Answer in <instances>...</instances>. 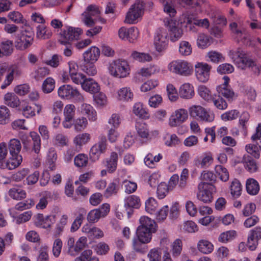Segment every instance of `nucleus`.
Returning <instances> with one entry per match:
<instances>
[{"label": "nucleus", "mask_w": 261, "mask_h": 261, "mask_svg": "<svg viewBox=\"0 0 261 261\" xmlns=\"http://www.w3.org/2000/svg\"><path fill=\"white\" fill-rule=\"evenodd\" d=\"M59 42L63 45L62 49L63 55L66 57H70L72 55L73 49L72 44L62 40H59Z\"/></svg>", "instance_id": "48"}, {"label": "nucleus", "mask_w": 261, "mask_h": 261, "mask_svg": "<svg viewBox=\"0 0 261 261\" xmlns=\"http://www.w3.org/2000/svg\"><path fill=\"white\" fill-rule=\"evenodd\" d=\"M215 170L222 181L225 182L229 179V173L225 168L219 165L216 166Z\"/></svg>", "instance_id": "49"}, {"label": "nucleus", "mask_w": 261, "mask_h": 261, "mask_svg": "<svg viewBox=\"0 0 261 261\" xmlns=\"http://www.w3.org/2000/svg\"><path fill=\"white\" fill-rule=\"evenodd\" d=\"M58 94L61 98L67 100L73 99L77 102L84 101V96L77 89L70 85H63L60 87L58 90Z\"/></svg>", "instance_id": "3"}, {"label": "nucleus", "mask_w": 261, "mask_h": 261, "mask_svg": "<svg viewBox=\"0 0 261 261\" xmlns=\"http://www.w3.org/2000/svg\"><path fill=\"white\" fill-rule=\"evenodd\" d=\"M8 16L11 20L16 23H24L22 15L18 11L11 12L8 14Z\"/></svg>", "instance_id": "62"}, {"label": "nucleus", "mask_w": 261, "mask_h": 261, "mask_svg": "<svg viewBox=\"0 0 261 261\" xmlns=\"http://www.w3.org/2000/svg\"><path fill=\"white\" fill-rule=\"evenodd\" d=\"M140 225L137 229L138 239L142 243H149L152 238V233L156 231L155 222L147 217H142L140 219Z\"/></svg>", "instance_id": "1"}, {"label": "nucleus", "mask_w": 261, "mask_h": 261, "mask_svg": "<svg viewBox=\"0 0 261 261\" xmlns=\"http://www.w3.org/2000/svg\"><path fill=\"white\" fill-rule=\"evenodd\" d=\"M251 139L253 142H255L258 146L249 144L245 147L246 150L255 158L258 159L260 156L259 148L261 149V123L258 124L256 128V133L252 136Z\"/></svg>", "instance_id": "8"}, {"label": "nucleus", "mask_w": 261, "mask_h": 261, "mask_svg": "<svg viewBox=\"0 0 261 261\" xmlns=\"http://www.w3.org/2000/svg\"><path fill=\"white\" fill-rule=\"evenodd\" d=\"M211 18L213 20L214 23L216 24H219L222 26H224L226 24V18L219 13L212 14Z\"/></svg>", "instance_id": "63"}, {"label": "nucleus", "mask_w": 261, "mask_h": 261, "mask_svg": "<svg viewBox=\"0 0 261 261\" xmlns=\"http://www.w3.org/2000/svg\"><path fill=\"white\" fill-rule=\"evenodd\" d=\"M34 41V33L33 32L25 30L20 37L16 41V48L23 50L29 47Z\"/></svg>", "instance_id": "11"}, {"label": "nucleus", "mask_w": 261, "mask_h": 261, "mask_svg": "<svg viewBox=\"0 0 261 261\" xmlns=\"http://www.w3.org/2000/svg\"><path fill=\"white\" fill-rule=\"evenodd\" d=\"M245 169L250 173H254L257 171L258 166L255 160L248 155H245L242 159Z\"/></svg>", "instance_id": "27"}, {"label": "nucleus", "mask_w": 261, "mask_h": 261, "mask_svg": "<svg viewBox=\"0 0 261 261\" xmlns=\"http://www.w3.org/2000/svg\"><path fill=\"white\" fill-rule=\"evenodd\" d=\"M118 155L117 152H112L110 158L106 159V167L108 171L110 173L114 172L117 167Z\"/></svg>", "instance_id": "29"}, {"label": "nucleus", "mask_w": 261, "mask_h": 261, "mask_svg": "<svg viewBox=\"0 0 261 261\" xmlns=\"http://www.w3.org/2000/svg\"><path fill=\"white\" fill-rule=\"evenodd\" d=\"M34 204V201L29 199L18 202L15 205V208L18 211H22L31 208Z\"/></svg>", "instance_id": "58"}, {"label": "nucleus", "mask_w": 261, "mask_h": 261, "mask_svg": "<svg viewBox=\"0 0 261 261\" xmlns=\"http://www.w3.org/2000/svg\"><path fill=\"white\" fill-rule=\"evenodd\" d=\"M179 94L180 96L182 98H192L194 95L193 87L189 83L184 84L180 87Z\"/></svg>", "instance_id": "26"}, {"label": "nucleus", "mask_w": 261, "mask_h": 261, "mask_svg": "<svg viewBox=\"0 0 261 261\" xmlns=\"http://www.w3.org/2000/svg\"><path fill=\"white\" fill-rule=\"evenodd\" d=\"M141 205V201L139 197L133 195L128 196L125 199V206L138 208Z\"/></svg>", "instance_id": "40"}, {"label": "nucleus", "mask_w": 261, "mask_h": 261, "mask_svg": "<svg viewBox=\"0 0 261 261\" xmlns=\"http://www.w3.org/2000/svg\"><path fill=\"white\" fill-rule=\"evenodd\" d=\"M159 3L163 6L164 11L170 17H174L176 11L172 0H159Z\"/></svg>", "instance_id": "31"}, {"label": "nucleus", "mask_w": 261, "mask_h": 261, "mask_svg": "<svg viewBox=\"0 0 261 261\" xmlns=\"http://www.w3.org/2000/svg\"><path fill=\"white\" fill-rule=\"evenodd\" d=\"M212 100L213 101L214 106L219 110H225L227 107L226 101L221 97V96L215 95Z\"/></svg>", "instance_id": "52"}, {"label": "nucleus", "mask_w": 261, "mask_h": 261, "mask_svg": "<svg viewBox=\"0 0 261 261\" xmlns=\"http://www.w3.org/2000/svg\"><path fill=\"white\" fill-rule=\"evenodd\" d=\"M100 53V49L98 47L94 46L90 47L83 54L84 62L86 63L93 64L98 59Z\"/></svg>", "instance_id": "17"}, {"label": "nucleus", "mask_w": 261, "mask_h": 261, "mask_svg": "<svg viewBox=\"0 0 261 261\" xmlns=\"http://www.w3.org/2000/svg\"><path fill=\"white\" fill-rule=\"evenodd\" d=\"M198 249L199 251L204 254L211 253L213 249V245L207 240H200L198 243Z\"/></svg>", "instance_id": "37"}, {"label": "nucleus", "mask_w": 261, "mask_h": 261, "mask_svg": "<svg viewBox=\"0 0 261 261\" xmlns=\"http://www.w3.org/2000/svg\"><path fill=\"white\" fill-rule=\"evenodd\" d=\"M118 99L123 101H132L134 94L129 87H123L120 89L118 92Z\"/></svg>", "instance_id": "28"}, {"label": "nucleus", "mask_w": 261, "mask_h": 261, "mask_svg": "<svg viewBox=\"0 0 261 261\" xmlns=\"http://www.w3.org/2000/svg\"><path fill=\"white\" fill-rule=\"evenodd\" d=\"M261 239V227L257 226L250 230V234L248 238V245L251 250H254L257 242Z\"/></svg>", "instance_id": "18"}, {"label": "nucleus", "mask_w": 261, "mask_h": 261, "mask_svg": "<svg viewBox=\"0 0 261 261\" xmlns=\"http://www.w3.org/2000/svg\"><path fill=\"white\" fill-rule=\"evenodd\" d=\"M197 198L204 203L211 202L213 199L212 191L208 188V184L200 182L198 185Z\"/></svg>", "instance_id": "14"}, {"label": "nucleus", "mask_w": 261, "mask_h": 261, "mask_svg": "<svg viewBox=\"0 0 261 261\" xmlns=\"http://www.w3.org/2000/svg\"><path fill=\"white\" fill-rule=\"evenodd\" d=\"M192 47L191 44L187 41H182L179 46V51L182 56H189L192 53Z\"/></svg>", "instance_id": "46"}, {"label": "nucleus", "mask_w": 261, "mask_h": 261, "mask_svg": "<svg viewBox=\"0 0 261 261\" xmlns=\"http://www.w3.org/2000/svg\"><path fill=\"white\" fill-rule=\"evenodd\" d=\"M8 149L11 155H20L21 149L20 142L16 139H11L8 143Z\"/></svg>", "instance_id": "32"}, {"label": "nucleus", "mask_w": 261, "mask_h": 261, "mask_svg": "<svg viewBox=\"0 0 261 261\" xmlns=\"http://www.w3.org/2000/svg\"><path fill=\"white\" fill-rule=\"evenodd\" d=\"M80 109L81 113L86 115L90 120L94 121L96 120V112L91 105L83 103L81 106Z\"/></svg>", "instance_id": "30"}, {"label": "nucleus", "mask_w": 261, "mask_h": 261, "mask_svg": "<svg viewBox=\"0 0 261 261\" xmlns=\"http://www.w3.org/2000/svg\"><path fill=\"white\" fill-rule=\"evenodd\" d=\"M82 88L91 93H96L99 92L100 87L97 83L92 79H86L82 83Z\"/></svg>", "instance_id": "22"}, {"label": "nucleus", "mask_w": 261, "mask_h": 261, "mask_svg": "<svg viewBox=\"0 0 261 261\" xmlns=\"http://www.w3.org/2000/svg\"><path fill=\"white\" fill-rule=\"evenodd\" d=\"M133 112L136 115L143 119H146L149 117V114L143 108V105L140 102L136 103L134 105L133 107Z\"/></svg>", "instance_id": "39"}, {"label": "nucleus", "mask_w": 261, "mask_h": 261, "mask_svg": "<svg viewBox=\"0 0 261 261\" xmlns=\"http://www.w3.org/2000/svg\"><path fill=\"white\" fill-rule=\"evenodd\" d=\"M169 190H171L169 188V186L165 182H161L158 187L157 196L159 199H163L168 193Z\"/></svg>", "instance_id": "54"}, {"label": "nucleus", "mask_w": 261, "mask_h": 261, "mask_svg": "<svg viewBox=\"0 0 261 261\" xmlns=\"http://www.w3.org/2000/svg\"><path fill=\"white\" fill-rule=\"evenodd\" d=\"M237 237V232L234 230H228L220 233L218 241L222 243H227L231 241Z\"/></svg>", "instance_id": "36"}, {"label": "nucleus", "mask_w": 261, "mask_h": 261, "mask_svg": "<svg viewBox=\"0 0 261 261\" xmlns=\"http://www.w3.org/2000/svg\"><path fill=\"white\" fill-rule=\"evenodd\" d=\"M188 117L187 111L179 109L174 111L169 118V124L171 127H176L185 122Z\"/></svg>", "instance_id": "13"}, {"label": "nucleus", "mask_w": 261, "mask_h": 261, "mask_svg": "<svg viewBox=\"0 0 261 261\" xmlns=\"http://www.w3.org/2000/svg\"><path fill=\"white\" fill-rule=\"evenodd\" d=\"M168 68L173 73L184 76L189 75L192 72V69L188 63L184 60L172 61L169 64Z\"/></svg>", "instance_id": "7"}, {"label": "nucleus", "mask_w": 261, "mask_h": 261, "mask_svg": "<svg viewBox=\"0 0 261 261\" xmlns=\"http://www.w3.org/2000/svg\"><path fill=\"white\" fill-rule=\"evenodd\" d=\"M30 136L33 141V150L38 154L41 148V139L39 135L35 132H31Z\"/></svg>", "instance_id": "38"}, {"label": "nucleus", "mask_w": 261, "mask_h": 261, "mask_svg": "<svg viewBox=\"0 0 261 261\" xmlns=\"http://www.w3.org/2000/svg\"><path fill=\"white\" fill-rule=\"evenodd\" d=\"M4 100L6 105L12 108L17 107L20 103L18 97L14 93H7L5 95Z\"/></svg>", "instance_id": "35"}, {"label": "nucleus", "mask_w": 261, "mask_h": 261, "mask_svg": "<svg viewBox=\"0 0 261 261\" xmlns=\"http://www.w3.org/2000/svg\"><path fill=\"white\" fill-rule=\"evenodd\" d=\"M223 79L224 80V83L217 87V91L220 96H223L228 99H232L234 96V92L228 85L229 78L227 76H224Z\"/></svg>", "instance_id": "20"}, {"label": "nucleus", "mask_w": 261, "mask_h": 261, "mask_svg": "<svg viewBox=\"0 0 261 261\" xmlns=\"http://www.w3.org/2000/svg\"><path fill=\"white\" fill-rule=\"evenodd\" d=\"M35 107L37 108V113H39L41 108L40 106H35L32 107L30 106H25L22 110V114L26 118H30L35 115Z\"/></svg>", "instance_id": "44"}, {"label": "nucleus", "mask_w": 261, "mask_h": 261, "mask_svg": "<svg viewBox=\"0 0 261 261\" xmlns=\"http://www.w3.org/2000/svg\"><path fill=\"white\" fill-rule=\"evenodd\" d=\"M107 148V139L104 135L99 137L98 142L94 144L91 148L90 156L93 160H97L100 155L104 153Z\"/></svg>", "instance_id": "10"}, {"label": "nucleus", "mask_w": 261, "mask_h": 261, "mask_svg": "<svg viewBox=\"0 0 261 261\" xmlns=\"http://www.w3.org/2000/svg\"><path fill=\"white\" fill-rule=\"evenodd\" d=\"M158 204L156 201L153 198H149L145 202V210L151 214L156 212Z\"/></svg>", "instance_id": "50"}, {"label": "nucleus", "mask_w": 261, "mask_h": 261, "mask_svg": "<svg viewBox=\"0 0 261 261\" xmlns=\"http://www.w3.org/2000/svg\"><path fill=\"white\" fill-rule=\"evenodd\" d=\"M161 251L160 249H151L148 254L149 261H161Z\"/></svg>", "instance_id": "64"}, {"label": "nucleus", "mask_w": 261, "mask_h": 261, "mask_svg": "<svg viewBox=\"0 0 261 261\" xmlns=\"http://www.w3.org/2000/svg\"><path fill=\"white\" fill-rule=\"evenodd\" d=\"M102 217L97 209L90 211L87 216V220L90 223H95Z\"/></svg>", "instance_id": "60"}, {"label": "nucleus", "mask_w": 261, "mask_h": 261, "mask_svg": "<svg viewBox=\"0 0 261 261\" xmlns=\"http://www.w3.org/2000/svg\"><path fill=\"white\" fill-rule=\"evenodd\" d=\"M230 189L231 194L233 197H238L241 195L242 186L238 180L235 179L231 182Z\"/></svg>", "instance_id": "45"}, {"label": "nucleus", "mask_w": 261, "mask_h": 261, "mask_svg": "<svg viewBox=\"0 0 261 261\" xmlns=\"http://www.w3.org/2000/svg\"><path fill=\"white\" fill-rule=\"evenodd\" d=\"M211 66L206 63H198L195 66L196 76L198 81L205 83L210 77Z\"/></svg>", "instance_id": "12"}, {"label": "nucleus", "mask_w": 261, "mask_h": 261, "mask_svg": "<svg viewBox=\"0 0 261 261\" xmlns=\"http://www.w3.org/2000/svg\"><path fill=\"white\" fill-rule=\"evenodd\" d=\"M229 56L233 60L234 63L242 69H245L247 67H252L257 69L258 72H260V69L261 70V67L259 68L254 66V62L248 59L244 51L240 48H237L236 50L230 51Z\"/></svg>", "instance_id": "2"}, {"label": "nucleus", "mask_w": 261, "mask_h": 261, "mask_svg": "<svg viewBox=\"0 0 261 261\" xmlns=\"http://www.w3.org/2000/svg\"><path fill=\"white\" fill-rule=\"evenodd\" d=\"M109 70L110 74L115 77L122 78L129 74L128 64L124 60L113 61L110 64Z\"/></svg>", "instance_id": "5"}, {"label": "nucleus", "mask_w": 261, "mask_h": 261, "mask_svg": "<svg viewBox=\"0 0 261 261\" xmlns=\"http://www.w3.org/2000/svg\"><path fill=\"white\" fill-rule=\"evenodd\" d=\"M206 57L208 58V61L213 63H218L224 61V58L222 55L216 51H211L207 54Z\"/></svg>", "instance_id": "51"}, {"label": "nucleus", "mask_w": 261, "mask_h": 261, "mask_svg": "<svg viewBox=\"0 0 261 261\" xmlns=\"http://www.w3.org/2000/svg\"><path fill=\"white\" fill-rule=\"evenodd\" d=\"M178 25V22L172 19L169 20L167 24L169 31L170 40L172 42L178 40L182 35V31L179 28Z\"/></svg>", "instance_id": "16"}, {"label": "nucleus", "mask_w": 261, "mask_h": 261, "mask_svg": "<svg viewBox=\"0 0 261 261\" xmlns=\"http://www.w3.org/2000/svg\"><path fill=\"white\" fill-rule=\"evenodd\" d=\"M74 162L76 167H85L88 163V157L84 154H79L74 158Z\"/></svg>", "instance_id": "57"}, {"label": "nucleus", "mask_w": 261, "mask_h": 261, "mask_svg": "<svg viewBox=\"0 0 261 261\" xmlns=\"http://www.w3.org/2000/svg\"><path fill=\"white\" fill-rule=\"evenodd\" d=\"M167 37L168 33L165 29L160 28L156 31L154 36V45L158 51H162L167 47Z\"/></svg>", "instance_id": "9"}, {"label": "nucleus", "mask_w": 261, "mask_h": 261, "mask_svg": "<svg viewBox=\"0 0 261 261\" xmlns=\"http://www.w3.org/2000/svg\"><path fill=\"white\" fill-rule=\"evenodd\" d=\"M246 190L250 195H256L259 190L258 182L253 178L248 179L246 181Z\"/></svg>", "instance_id": "33"}, {"label": "nucleus", "mask_w": 261, "mask_h": 261, "mask_svg": "<svg viewBox=\"0 0 261 261\" xmlns=\"http://www.w3.org/2000/svg\"><path fill=\"white\" fill-rule=\"evenodd\" d=\"M51 30L44 24H40L36 27V38L39 39L46 40L52 36Z\"/></svg>", "instance_id": "21"}, {"label": "nucleus", "mask_w": 261, "mask_h": 261, "mask_svg": "<svg viewBox=\"0 0 261 261\" xmlns=\"http://www.w3.org/2000/svg\"><path fill=\"white\" fill-rule=\"evenodd\" d=\"M55 88V81L51 77L46 78L43 82L42 85V89L44 93H49L51 92Z\"/></svg>", "instance_id": "43"}, {"label": "nucleus", "mask_w": 261, "mask_h": 261, "mask_svg": "<svg viewBox=\"0 0 261 261\" xmlns=\"http://www.w3.org/2000/svg\"><path fill=\"white\" fill-rule=\"evenodd\" d=\"M29 170L28 168H23L11 176L12 180L19 182L22 180L29 173Z\"/></svg>", "instance_id": "55"}, {"label": "nucleus", "mask_w": 261, "mask_h": 261, "mask_svg": "<svg viewBox=\"0 0 261 261\" xmlns=\"http://www.w3.org/2000/svg\"><path fill=\"white\" fill-rule=\"evenodd\" d=\"M9 196L13 199L20 200L26 197V192L20 187L16 186L9 189Z\"/></svg>", "instance_id": "24"}, {"label": "nucleus", "mask_w": 261, "mask_h": 261, "mask_svg": "<svg viewBox=\"0 0 261 261\" xmlns=\"http://www.w3.org/2000/svg\"><path fill=\"white\" fill-rule=\"evenodd\" d=\"M73 125L76 130L82 131L86 127L87 125V120L84 117L78 118L74 121Z\"/></svg>", "instance_id": "59"}, {"label": "nucleus", "mask_w": 261, "mask_h": 261, "mask_svg": "<svg viewBox=\"0 0 261 261\" xmlns=\"http://www.w3.org/2000/svg\"><path fill=\"white\" fill-rule=\"evenodd\" d=\"M190 115L196 120L211 122L215 118L214 114L199 105H194L189 108Z\"/></svg>", "instance_id": "4"}, {"label": "nucleus", "mask_w": 261, "mask_h": 261, "mask_svg": "<svg viewBox=\"0 0 261 261\" xmlns=\"http://www.w3.org/2000/svg\"><path fill=\"white\" fill-rule=\"evenodd\" d=\"M165 144L169 146H175L179 143V140L175 134L167 135L165 137Z\"/></svg>", "instance_id": "61"}, {"label": "nucleus", "mask_w": 261, "mask_h": 261, "mask_svg": "<svg viewBox=\"0 0 261 261\" xmlns=\"http://www.w3.org/2000/svg\"><path fill=\"white\" fill-rule=\"evenodd\" d=\"M22 158L21 155H11L7 160L9 170H13L18 167L21 163Z\"/></svg>", "instance_id": "42"}, {"label": "nucleus", "mask_w": 261, "mask_h": 261, "mask_svg": "<svg viewBox=\"0 0 261 261\" xmlns=\"http://www.w3.org/2000/svg\"><path fill=\"white\" fill-rule=\"evenodd\" d=\"M75 108L73 105L69 104L65 106L64 110L65 118L72 120L75 115Z\"/></svg>", "instance_id": "56"}, {"label": "nucleus", "mask_w": 261, "mask_h": 261, "mask_svg": "<svg viewBox=\"0 0 261 261\" xmlns=\"http://www.w3.org/2000/svg\"><path fill=\"white\" fill-rule=\"evenodd\" d=\"M131 57L140 62H150L152 60V57L148 54L133 51Z\"/></svg>", "instance_id": "41"}, {"label": "nucleus", "mask_w": 261, "mask_h": 261, "mask_svg": "<svg viewBox=\"0 0 261 261\" xmlns=\"http://www.w3.org/2000/svg\"><path fill=\"white\" fill-rule=\"evenodd\" d=\"M136 128L138 136L144 139H147L149 135V130L148 125L143 122H137Z\"/></svg>", "instance_id": "34"}, {"label": "nucleus", "mask_w": 261, "mask_h": 261, "mask_svg": "<svg viewBox=\"0 0 261 261\" xmlns=\"http://www.w3.org/2000/svg\"><path fill=\"white\" fill-rule=\"evenodd\" d=\"M198 92L199 96L207 101L211 100L213 98L211 91L204 85L199 86L198 87Z\"/></svg>", "instance_id": "47"}, {"label": "nucleus", "mask_w": 261, "mask_h": 261, "mask_svg": "<svg viewBox=\"0 0 261 261\" xmlns=\"http://www.w3.org/2000/svg\"><path fill=\"white\" fill-rule=\"evenodd\" d=\"M90 139V136L88 133H84L77 135L74 139V143L79 146L87 143Z\"/></svg>", "instance_id": "53"}, {"label": "nucleus", "mask_w": 261, "mask_h": 261, "mask_svg": "<svg viewBox=\"0 0 261 261\" xmlns=\"http://www.w3.org/2000/svg\"><path fill=\"white\" fill-rule=\"evenodd\" d=\"M13 51V43L12 41L6 40L2 41L0 45V57L9 56Z\"/></svg>", "instance_id": "25"}, {"label": "nucleus", "mask_w": 261, "mask_h": 261, "mask_svg": "<svg viewBox=\"0 0 261 261\" xmlns=\"http://www.w3.org/2000/svg\"><path fill=\"white\" fill-rule=\"evenodd\" d=\"M51 219V216L44 217L43 214H38L36 216L35 223L38 227L43 228H48L51 226L53 223Z\"/></svg>", "instance_id": "23"}, {"label": "nucleus", "mask_w": 261, "mask_h": 261, "mask_svg": "<svg viewBox=\"0 0 261 261\" xmlns=\"http://www.w3.org/2000/svg\"><path fill=\"white\" fill-rule=\"evenodd\" d=\"M200 179L205 184H208V188L212 192H216V188L214 184L217 181L216 175L212 172L209 171H203L200 175Z\"/></svg>", "instance_id": "19"}, {"label": "nucleus", "mask_w": 261, "mask_h": 261, "mask_svg": "<svg viewBox=\"0 0 261 261\" xmlns=\"http://www.w3.org/2000/svg\"><path fill=\"white\" fill-rule=\"evenodd\" d=\"M82 33V30L79 28L68 27L67 30L62 31L60 35L61 38L59 40L66 41L71 43L74 40H77Z\"/></svg>", "instance_id": "15"}, {"label": "nucleus", "mask_w": 261, "mask_h": 261, "mask_svg": "<svg viewBox=\"0 0 261 261\" xmlns=\"http://www.w3.org/2000/svg\"><path fill=\"white\" fill-rule=\"evenodd\" d=\"M145 3L142 0H138L131 7L127 13L125 22L128 24H134L137 22V19L141 16Z\"/></svg>", "instance_id": "6"}]
</instances>
